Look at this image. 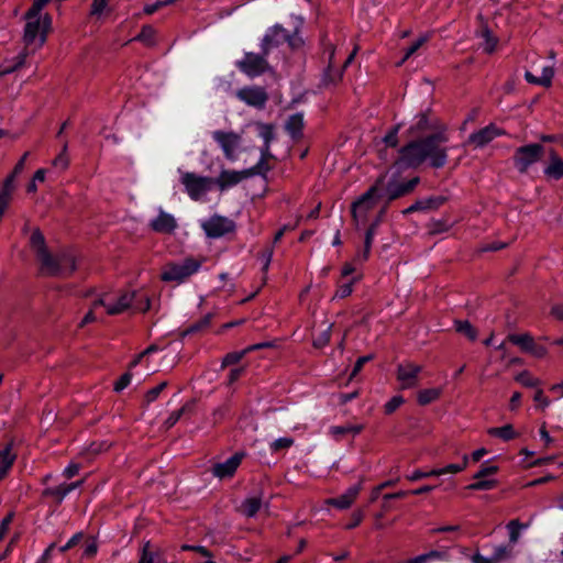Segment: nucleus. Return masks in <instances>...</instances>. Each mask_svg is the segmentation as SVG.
<instances>
[{
  "label": "nucleus",
  "instance_id": "obj_45",
  "mask_svg": "<svg viewBox=\"0 0 563 563\" xmlns=\"http://www.w3.org/2000/svg\"><path fill=\"white\" fill-rule=\"evenodd\" d=\"M443 558H444V553L443 552L433 550V551H430L428 553L418 555V556H416L413 559H410L407 563H427V562H429L431 560H441Z\"/></svg>",
  "mask_w": 563,
  "mask_h": 563
},
{
  "label": "nucleus",
  "instance_id": "obj_63",
  "mask_svg": "<svg viewBox=\"0 0 563 563\" xmlns=\"http://www.w3.org/2000/svg\"><path fill=\"white\" fill-rule=\"evenodd\" d=\"M398 130H399V125L395 126L391 131H389L385 137H384V142L388 145V146H391V147H395L397 146L398 144Z\"/></svg>",
  "mask_w": 563,
  "mask_h": 563
},
{
  "label": "nucleus",
  "instance_id": "obj_14",
  "mask_svg": "<svg viewBox=\"0 0 563 563\" xmlns=\"http://www.w3.org/2000/svg\"><path fill=\"white\" fill-rule=\"evenodd\" d=\"M236 97L247 106L263 109L268 100V93L263 87H244L236 91Z\"/></svg>",
  "mask_w": 563,
  "mask_h": 563
},
{
  "label": "nucleus",
  "instance_id": "obj_28",
  "mask_svg": "<svg viewBox=\"0 0 563 563\" xmlns=\"http://www.w3.org/2000/svg\"><path fill=\"white\" fill-rule=\"evenodd\" d=\"M67 495L68 492L64 483L56 487H46L41 494L42 498H53L56 506H59Z\"/></svg>",
  "mask_w": 563,
  "mask_h": 563
},
{
  "label": "nucleus",
  "instance_id": "obj_30",
  "mask_svg": "<svg viewBox=\"0 0 563 563\" xmlns=\"http://www.w3.org/2000/svg\"><path fill=\"white\" fill-rule=\"evenodd\" d=\"M262 504L263 503L261 497H250L242 503L241 510L243 515L252 518L260 511Z\"/></svg>",
  "mask_w": 563,
  "mask_h": 563
},
{
  "label": "nucleus",
  "instance_id": "obj_26",
  "mask_svg": "<svg viewBox=\"0 0 563 563\" xmlns=\"http://www.w3.org/2000/svg\"><path fill=\"white\" fill-rule=\"evenodd\" d=\"M554 76V69L551 66L543 67L542 75L540 77L534 76L531 71L525 73V78L529 84L539 85L545 88L551 87L552 79Z\"/></svg>",
  "mask_w": 563,
  "mask_h": 563
},
{
  "label": "nucleus",
  "instance_id": "obj_25",
  "mask_svg": "<svg viewBox=\"0 0 563 563\" xmlns=\"http://www.w3.org/2000/svg\"><path fill=\"white\" fill-rule=\"evenodd\" d=\"M303 126L305 124L302 113H295L287 119L285 130L291 136V139L298 141L302 137Z\"/></svg>",
  "mask_w": 563,
  "mask_h": 563
},
{
  "label": "nucleus",
  "instance_id": "obj_55",
  "mask_svg": "<svg viewBox=\"0 0 563 563\" xmlns=\"http://www.w3.org/2000/svg\"><path fill=\"white\" fill-rule=\"evenodd\" d=\"M292 444H294V439L285 437V438H279V439L275 440L271 444V449H272V451L277 452V451H280V450L288 449Z\"/></svg>",
  "mask_w": 563,
  "mask_h": 563
},
{
  "label": "nucleus",
  "instance_id": "obj_2",
  "mask_svg": "<svg viewBox=\"0 0 563 563\" xmlns=\"http://www.w3.org/2000/svg\"><path fill=\"white\" fill-rule=\"evenodd\" d=\"M102 306L107 309V313L115 316L124 312L129 308L134 311L145 312L150 309V299L145 295H140L135 290L123 291L115 301L108 295L102 296L93 301V307Z\"/></svg>",
  "mask_w": 563,
  "mask_h": 563
},
{
  "label": "nucleus",
  "instance_id": "obj_32",
  "mask_svg": "<svg viewBox=\"0 0 563 563\" xmlns=\"http://www.w3.org/2000/svg\"><path fill=\"white\" fill-rule=\"evenodd\" d=\"M30 242L32 247L35 250L37 258H40L41 256L48 252V249L45 244L44 235L38 229L33 231Z\"/></svg>",
  "mask_w": 563,
  "mask_h": 563
},
{
  "label": "nucleus",
  "instance_id": "obj_50",
  "mask_svg": "<svg viewBox=\"0 0 563 563\" xmlns=\"http://www.w3.org/2000/svg\"><path fill=\"white\" fill-rule=\"evenodd\" d=\"M516 382L525 387H536L539 385V379L532 377L529 372L523 371L515 377Z\"/></svg>",
  "mask_w": 563,
  "mask_h": 563
},
{
  "label": "nucleus",
  "instance_id": "obj_29",
  "mask_svg": "<svg viewBox=\"0 0 563 563\" xmlns=\"http://www.w3.org/2000/svg\"><path fill=\"white\" fill-rule=\"evenodd\" d=\"M487 433L492 437L500 438L504 441H510L518 437V433L514 430V427L511 424L490 428L487 430Z\"/></svg>",
  "mask_w": 563,
  "mask_h": 563
},
{
  "label": "nucleus",
  "instance_id": "obj_43",
  "mask_svg": "<svg viewBox=\"0 0 563 563\" xmlns=\"http://www.w3.org/2000/svg\"><path fill=\"white\" fill-rule=\"evenodd\" d=\"M260 128V136L264 140L263 146H267V150H271V143L275 139L274 126L272 124L261 123Z\"/></svg>",
  "mask_w": 563,
  "mask_h": 563
},
{
  "label": "nucleus",
  "instance_id": "obj_4",
  "mask_svg": "<svg viewBox=\"0 0 563 563\" xmlns=\"http://www.w3.org/2000/svg\"><path fill=\"white\" fill-rule=\"evenodd\" d=\"M384 177H379L375 185L371 186L351 206V212L355 227L365 224L369 211H372L378 199H380L379 187L383 186Z\"/></svg>",
  "mask_w": 563,
  "mask_h": 563
},
{
  "label": "nucleus",
  "instance_id": "obj_17",
  "mask_svg": "<svg viewBox=\"0 0 563 563\" xmlns=\"http://www.w3.org/2000/svg\"><path fill=\"white\" fill-rule=\"evenodd\" d=\"M504 131L498 129L495 124H488L487 126L472 133L466 144L474 145L475 147H483L490 143L495 137L503 135Z\"/></svg>",
  "mask_w": 563,
  "mask_h": 563
},
{
  "label": "nucleus",
  "instance_id": "obj_59",
  "mask_svg": "<svg viewBox=\"0 0 563 563\" xmlns=\"http://www.w3.org/2000/svg\"><path fill=\"white\" fill-rule=\"evenodd\" d=\"M353 283H354V279H352L351 282L349 283H344L342 285H340L335 291V296L336 298H346L347 296H350L353 291Z\"/></svg>",
  "mask_w": 563,
  "mask_h": 563
},
{
  "label": "nucleus",
  "instance_id": "obj_31",
  "mask_svg": "<svg viewBox=\"0 0 563 563\" xmlns=\"http://www.w3.org/2000/svg\"><path fill=\"white\" fill-rule=\"evenodd\" d=\"M212 319H213L212 312L205 314L201 319H199L198 321L190 324L184 331V335L194 334V333H198V332H202V331L207 330L210 327Z\"/></svg>",
  "mask_w": 563,
  "mask_h": 563
},
{
  "label": "nucleus",
  "instance_id": "obj_47",
  "mask_svg": "<svg viewBox=\"0 0 563 563\" xmlns=\"http://www.w3.org/2000/svg\"><path fill=\"white\" fill-rule=\"evenodd\" d=\"M247 353V347L239 352L228 353L222 360V367L239 363Z\"/></svg>",
  "mask_w": 563,
  "mask_h": 563
},
{
  "label": "nucleus",
  "instance_id": "obj_24",
  "mask_svg": "<svg viewBox=\"0 0 563 563\" xmlns=\"http://www.w3.org/2000/svg\"><path fill=\"white\" fill-rule=\"evenodd\" d=\"M249 178L245 174V169L243 170H222L214 183L221 190L228 189L241 183L242 180Z\"/></svg>",
  "mask_w": 563,
  "mask_h": 563
},
{
  "label": "nucleus",
  "instance_id": "obj_35",
  "mask_svg": "<svg viewBox=\"0 0 563 563\" xmlns=\"http://www.w3.org/2000/svg\"><path fill=\"white\" fill-rule=\"evenodd\" d=\"M507 340L515 345H518L523 352L534 342V339L529 333L523 334H509Z\"/></svg>",
  "mask_w": 563,
  "mask_h": 563
},
{
  "label": "nucleus",
  "instance_id": "obj_8",
  "mask_svg": "<svg viewBox=\"0 0 563 563\" xmlns=\"http://www.w3.org/2000/svg\"><path fill=\"white\" fill-rule=\"evenodd\" d=\"M419 183V177H413L407 181H399L396 177H391L384 186V189H379L380 199L385 198L387 203H390L396 199L411 194Z\"/></svg>",
  "mask_w": 563,
  "mask_h": 563
},
{
  "label": "nucleus",
  "instance_id": "obj_41",
  "mask_svg": "<svg viewBox=\"0 0 563 563\" xmlns=\"http://www.w3.org/2000/svg\"><path fill=\"white\" fill-rule=\"evenodd\" d=\"M467 463H468V456L464 455L462 457V462L461 463H453V464L446 465L445 467L434 468V472H440L439 476L448 474V473H453V474L460 473V472H462V471H464L466 468Z\"/></svg>",
  "mask_w": 563,
  "mask_h": 563
},
{
  "label": "nucleus",
  "instance_id": "obj_21",
  "mask_svg": "<svg viewBox=\"0 0 563 563\" xmlns=\"http://www.w3.org/2000/svg\"><path fill=\"white\" fill-rule=\"evenodd\" d=\"M549 164L544 167L543 173L549 179L559 180L563 177V159L553 147H548L547 153Z\"/></svg>",
  "mask_w": 563,
  "mask_h": 563
},
{
  "label": "nucleus",
  "instance_id": "obj_44",
  "mask_svg": "<svg viewBox=\"0 0 563 563\" xmlns=\"http://www.w3.org/2000/svg\"><path fill=\"white\" fill-rule=\"evenodd\" d=\"M481 35L485 40L484 51L489 54L493 53L497 45V38L492 34L487 26L482 29Z\"/></svg>",
  "mask_w": 563,
  "mask_h": 563
},
{
  "label": "nucleus",
  "instance_id": "obj_37",
  "mask_svg": "<svg viewBox=\"0 0 563 563\" xmlns=\"http://www.w3.org/2000/svg\"><path fill=\"white\" fill-rule=\"evenodd\" d=\"M526 527L527 526L521 525L518 519L510 520L507 523V529L509 532V545L514 547L518 542L519 537H520V531L522 529H525Z\"/></svg>",
  "mask_w": 563,
  "mask_h": 563
},
{
  "label": "nucleus",
  "instance_id": "obj_6",
  "mask_svg": "<svg viewBox=\"0 0 563 563\" xmlns=\"http://www.w3.org/2000/svg\"><path fill=\"white\" fill-rule=\"evenodd\" d=\"M200 266L201 263L192 257L185 258L181 263H168L164 266L161 278L164 282L183 283L197 273Z\"/></svg>",
  "mask_w": 563,
  "mask_h": 563
},
{
  "label": "nucleus",
  "instance_id": "obj_27",
  "mask_svg": "<svg viewBox=\"0 0 563 563\" xmlns=\"http://www.w3.org/2000/svg\"><path fill=\"white\" fill-rule=\"evenodd\" d=\"M364 429L363 424H345V426H333L330 428L329 433L334 437L336 440H340L341 437L352 433L356 435L361 433Z\"/></svg>",
  "mask_w": 563,
  "mask_h": 563
},
{
  "label": "nucleus",
  "instance_id": "obj_52",
  "mask_svg": "<svg viewBox=\"0 0 563 563\" xmlns=\"http://www.w3.org/2000/svg\"><path fill=\"white\" fill-rule=\"evenodd\" d=\"M331 328H332V325L330 324L324 331L319 333L318 336L313 339V346L314 347L322 349L323 346H325L330 342V340H331Z\"/></svg>",
  "mask_w": 563,
  "mask_h": 563
},
{
  "label": "nucleus",
  "instance_id": "obj_40",
  "mask_svg": "<svg viewBox=\"0 0 563 563\" xmlns=\"http://www.w3.org/2000/svg\"><path fill=\"white\" fill-rule=\"evenodd\" d=\"M455 330L465 336H467L471 341H475L477 338V331L475 328L466 320H457L454 322Z\"/></svg>",
  "mask_w": 563,
  "mask_h": 563
},
{
  "label": "nucleus",
  "instance_id": "obj_33",
  "mask_svg": "<svg viewBox=\"0 0 563 563\" xmlns=\"http://www.w3.org/2000/svg\"><path fill=\"white\" fill-rule=\"evenodd\" d=\"M192 409H194V402L185 404L180 409L173 411L168 416V418L164 421V427L166 429L173 428L185 413L191 412Z\"/></svg>",
  "mask_w": 563,
  "mask_h": 563
},
{
  "label": "nucleus",
  "instance_id": "obj_57",
  "mask_svg": "<svg viewBox=\"0 0 563 563\" xmlns=\"http://www.w3.org/2000/svg\"><path fill=\"white\" fill-rule=\"evenodd\" d=\"M527 353H530L534 357L542 358L548 354V350L544 345L534 341L530 347H528Z\"/></svg>",
  "mask_w": 563,
  "mask_h": 563
},
{
  "label": "nucleus",
  "instance_id": "obj_54",
  "mask_svg": "<svg viewBox=\"0 0 563 563\" xmlns=\"http://www.w3.org/2000/svg\"><path fill=\"white\" fill-rule=\"evenodd\" d=\"M44 7L45 5L43 4L42 1L34 0L32 7L27 10V12L25 14V19L26 20H40L38 15Z\"/></svg>",
  "mask_w": 563,
  "mask_h": 563
},
{
  "label": "nucleus",
  "instance_id": "obj_12",
  "mask_svg": "<svg viewBox=\"0 0 563 563\" xmlns=\"http://www.w3.org/2000/svg\"><path fill=\"white\" fill-rule=\"evenodd\" d=\"M439 128V120L435 115H433L432 111L430 109H427L426 111L419 113L416 115L415 123L408 129V134L410 136L421 139L420 136L431 132L435 131Z\"/></svg>",
  "mask_w": 563,
  "mask_h": 563
},
{
  "label": "nucleus",
  "instance_id": "obj_58",
  "mask_svg": "<svg viewBox=\"0 0 563 563\" xmlns=\"http://www.w3.org/2000/svg\"><path fill=\"white\" fill-rule=\"evenodd\" d=\"M373 358L372 355H364L357 358V361L354 364V367L350 374V380L353 379L363 368V366Z\"/></svg>",
  "mask_w": 563,
  "mask_h": 563
},
{
  "label": "nucleus",
  "instance_id": "obj_62",
  "mask_svg": "<svg viewBox=\"0 0 563 563\" xmlns=\"http://www.w3.org/2000/svg\"><path fill=\"white\" fill-rule=\"evenodd\" d=\"M109 0H93L90 14L100 15L108 7Z\"/></svg>",
  "mask_w": 563,
  "mask_h": 563
},
{
  "label": "nucleus",
  "instance_id": "obj_36",
  "mask_svg": "<svg viewBox=\"0 0 563 563\" xmlns=\"http://www.w3.org/2000/svg\"><path fill=\"white\" fill-rule=\"evenodd\" d=\"M419 200L421 207H423L422 211H428L439 209L446 202L448 199L444 196H431Z\"/></svg>",
  "mask_w": 563,
  "mask_h": 563
},
{
  "label": "nucleus",
  "instance_id": "obj_51",
  "mask_svg": "<svg viewBox=\"0 0 563 563\" xmlns=\"http://www.w3.org/2000/svg\"><path fill=\"white\" fill-rule=\"evenodd\" d=\"M156 553L151 550L150 541L145 542L137 563H155Z\"/></svg>",
  "mask_w": 563,
  "mask_h": 563
},
{
  "label": "nucleus",
  "instance_id": "obj_64",
  "mask_svg": "<svg viewBox=\"0 0 563 563\" xmlns=\"http://www.w3.org/2000/svg\"><path fill=\"white\" fill-rule=\"evenodd\" d=\"M534 401L538 402V408L541 409V411H544L545 408L550 405V400L548 397L544 396L542 389H538L533 397Z\"/></svg>",
  "mask_w": 563,
  "mask_h": 563
},
{
  "label": "nucleus",
  "instance_id": "obj_20",
  "mask_svg": "<svg viewBox=\"0 0 563 563\" xmlns=\"http://www.w3.org/2000/svg\"><path fill=\"white\" fill-rule=\"evenodd\" d=\"M514 555V547L509 544L497 545L490 558H486L479 553L472 556L473 563H499L511 559Z\"/></svg>",
  "mask_w": 563,
  "mask_h": 563
},
{
  "label": "nucleus",
  "instance_id": "obj_42",
  "mask_svg": "<svg viewBox=\"0 0 563 563\" xmlns=\"http://www.w3.org/2000/svg\"><path fill=\"white\" fill-rule=\"evenodd\" d=\"M373 240H374L373 230H366L365 241H364V250H363L362 253H358L355 256L354 261L365 262V261L368 260L369 253H371V249H372V244H373Z\"/></svg>",
  "mask_w": 563,
  "mask_h": 563
},
{
  "label": "nucleus",
  "instance_id": "obj_61",
  "mask_svg": "<svg viewBox=\"0 0 563 563\" xmlns=\"http://www.w3.org/2000/svg\"><path fill=\"white\" fill-rule=\"evenodd\" d=\"M132 374L130 372L124 373L114 384V390L117 393L122 391L131 383Z\"/></svg>",
  "mask_w": 563,
  "mask_h": 563
},
{
  "label": "nucleus",
  "instance_id": "obj_34",
  "mask_svg": "<svg viewBox=\"0 0 563 563\" xmlns=\"http://www.w3.org/2000/svg\"><path fill=\"white\" fill-rule=\"evenodd\" d=\"M441 393H442L441 388L422 389L418 393L417 401L421 406L429 405V404L435 401L437 399H439V397L441 396Z\"/></svg>",
  "mask_w": 563,
  "mask_h": 563
},
{
  "label": "nucleus",
  "instance_id": "obj_18",
  "mask_svg": "<svg viewBox=\"0 0 563 563\" xmlns=\"http://www.w3.org/2000/svg\"><path fill=\"white\" fill-rule=\"evenodd\" d=\"M177 227L178 224L174 216L163 209H159L157 217L150 222V228L161 234H173Z\"/></svg>",
  "mask_w": 563,
  "mask_h": 563
},
{
  "label": "nucleus",
  "instance_id": "obj_49",
  "mask_svg": "<svg viewBox=\"0 0 563 563\" xmlns=\"http://www.w3.org/2000/svg\"><path fill=\"white\" fill-rule=\"evenodd\" d=\"M496 486V481L494 479H476V482L470 484L467 489L470 490H488Z\"/></svg>",
  "mask_w": 563,
  "mask_h": 563
},
{
  "label": "nucleus",
  "instance_id": "obj_16",
  "mask_svg": "<svg viewBox=\"0 0 563 563\" xmlns=\"http://www.w3.org/2000/svg\"><path fill=\"white\" fill-rule=\"evenodd\" d=\"M421 366L413 363L400 364L397 367V379L401 388H413L418 385V376L421 372Z\"/></svg>",
  "mask_w": 563,
  "mask_h": 563
},
{
  "label": "nucleus",
  "instance_id": "obj_23",
  "mask_svg": "<svg viewBox=\"0 0 563 563\" xmlns=\"http://www.w3.org/2000/svg\"><path fill=\"white\" fill-rule=\"evenodd\" d=\"M243 454L235 453L227 461L218 463L213 466L212 473L216 477L225 478L234 475L236 468L241 464Z\"/></svg>",
  "mask_w": 563,
  "mask_h": 563
},
{
  "label": "nucleus",
  "instance_id": "obj_11",
  "mask_svg": "<svg viewBox=\"0 0 563 563\" xmlns=\"http://www.w3.org/2000/svg\"><path fill=\"white\" fill-rule=\"evenodd\" d=\"M266 56L263 52L262 54L246 53L236 65L249 77H256L264 74L268 68Z\"/></svg>",
  "mask_w": 563,
  "mask_h": 563
},
{
  "label": "nucleus",
  "instance_id": "obj_48",
  "mask_svg": "<svg viewBox=\"0 0 563 563\" xmlns=\"http://www.w3.org/2000/svg\"><path fill=\"white\" fill-rule=\"evenodd\" d=\"M429 40L428 35H421L417 38L405 52V56L399 63L401 65L405 63L410 56H412L427 41Z\"/></svg>",
  "mask_w": 563,
  "mask_h": 563
},
{
  "label": "nucleus",
  "instance_id": "obj_60",
  "mask_svg": "<svg viewBox=\"0 0 563 563\" xmlns=\"http://www.w3.org/2000/svg\"><path fill=\"white\" fill-rule=\"evenodd\" d=\"M498 472V467L496 465L489 466H481L479 471L474 475V479L485 478L489 475H494Z\"/></svg>",
  "mask_w": 563,
  "mask_h": 563
},
{
  "label": "nucleus",
  "instance_id": "obj_53",
  "mask_svg": "<svg viewBox=\"0 0 563 563\" xmlns=\"http://www.w3.org/2000/svg\"><path fill=\"white\" fill-rule=\"evenodd\" d=\"M273 254H274V249L273 246H267L265 247L258 255L260 260L262 261L263 263V267H262V271L263 272H267L268 271V267H269V264L272 262V258H273Z\"/></svg>",
  "mask_w": 563,
  "mask_h": 563
},
{
  "label": "nucleus",
  "instance_id": "obj_7",
  "mask_svg": "<svg viewBox=\"0 0 563 563\" xmlns=\"http://www.w3.org/2000/svg\"><path fill=\"white\" fill-rule=\"evenodd\" d=\"M288 43L290 47L296 48L300 46L301 40L295 36H290L289 33L280 25L276 24L271 27L262 40V51L264 55H268L269 52L280 46L284 43Z\"/></svg>",
  "mask_w": 563,
  "mask_h": 563
},
{
  "label": "nucleus",
  "instance_id": "obj_19",
  "mask_svg": "<svg viewBox=\"0 0 563 563\" xmlns=\"http://www.w3.org/2000/svg\"><path fill=\"white\" fill-rule=\"evenodd\" d=\"M271 159H275L271 150H267V146H262L260 161L254 166L245 169L246 176H249V178L253 176H261L266 179L268 172L273 168L269 164Z\"/></svg>",
  "mask_w": 563,
  "mask_h": 563
},
{
  "label": "nucleus",
  "instance_id": "obj_56",
  "mask_svg": "<svg viewBox=\"0 0 563 563\" xmlns=\"http://www.w3.org/2000/svg\"><path fill=\"white\" fill-rule=\"evenodd\" d=\"M404 404L401 396H394L390 400L385 404V413L390 415L397 410Z\"/></svg>",
  "mask_w": 563,
  "mask_h": 563
},
{
  "label": "nucleus",
  "instance_id": "obj_46",
  "mask_svg": "<svg viewBox=\"0 0 563 563\" xmlns=\"http://www.w3.org/2000/svg\"><path fill=\"white\" fill-rule=\"evenodd\" d=\"M166 386H167V382H162L157 386L147 390L144 396V405L148 406L150 404L155 401L157 399V397L161 395V393L166 388Z\"/></svg>",
  "mask_w": 563,
  "mask_h": 563
},
{
  "label": "nucleus",
  "instance_id": "obj_10",
  "mask_svg": "<svg viewBox=\"0 0 563 563\" xmlns=\"http://www.w3.org/2000/svg\"><path fill=\"white\" fill-rule=\"evenodd\" d=\"M181 184L186 192L194 200H198L211 187L212 179L206 176H199L195 173L186 172L181 174Z\"/></svg>",
  "mask_w": 563,
  "mask_h": 563
},
{
  "label": "nucleus",
  "instance_id": "obj_5",
  "mask_svg": "<svg viewBox=\"0 0 563 563\" xmlns=\"http://www.w3.org/2000/svg\"><path fill=\"white\" fill-rule=\"evenodd\" d=\"M547 146L541 143H530L519 146L512 154V164L519 174H526L530 167L545 156Z\"/></svg>",
  "mask_w": 563,
  "mask_h": 563
},
{
  "label": "nucleus",
  "instance_id": "obj_1",
  "mask_svg": "<svg viewBox=\"0 0 563 563\" xmlns=\"http://www.w3.org/2000/svg\"><path fill=\"white\" fill-rule=\"evenodd\" d=\"M448 136L443 132H433L424 137L413 140L399 150L396 164L417 168L426 161L433 168H442L448 161V148L443 146Z\"/></svg>",
  "mask_w": 563,
  "mask_h": 563
},
{
  "label": "nucleus",
  "instance_id": "obj_3",
  "mask_svg": "<svg viewBox=\"0 0 563 563\" xmlns=\"http://www.w3.org/2000/svg\"><path fill=\"white\" fill-rule=\"evenodd\" d=\"M42 274L51 277L67 278L76 271V256L71 251L63 250L57 254L49 251L37 258Z\"/></svg>",
  "mask_w": 563,
  "mask_h": 563
},
{
  "label": "nucleus",
  "instance_id": "obj_38",
  "mask_svg": "<svg viewBox=\"0 0 563 563\" xmlns=\"http://www.w3.org/2000/svg\"><path fill=\"white\" fill-rule=\"evenodd\" d=\"M67 150H68V142L65 141L60 153L52 162V165L62 172L66 170L69 166V157L67 155Z\"/></svg>",
  "mask_w": 563,
  "mask_h": 563
},
{
  "label": "nucleus",
  "instance_id": "obj_13",
  "mask_svg": "<svg viewBox=\"0 0 563 563\" xmlns=\"http://www.w3.org/2000/svg\"><path fill=\"white\" fill-rule=\"evenodd\" d=\"M202 228L207 234V236L212 239L221 238L225 234L232 233L235 231V223L229 218L222 216H212L208 219Z\"/></svg>",
  "mask_w": 563,
  "mask_h": 563
},
{
  "label": "nucleus",
  "instance_id": "obj_22",
  "mask_svg": "<svg viewBox=\"0 0 563 563\" xmlns=\"http://www.w3.org/2000/svg\"><path fill=\"white\" fill-rule=\"evenodd\" d=\"M361 490V485H353L349 487L343 494L338 497L329 498L325 500V504L329 506H333L338 509H347L355 501Z\"/></svg>",
  "mask_w": 563,
  "mask_h": 563
},
{
  "label": "nucleus",
  "instance_id": "obj_9",
  "mask_svg": "<svg viewBox=\"0 0 563 563\" xmlns=\"http://www.w3.org/2000/svg\"><path fill=\"white\" fill-rule=\"evenodd\" d=\"M51 24V19L45 16L43 22L40 20H26L23 41L26 47L32 49L41 47L46 40V30Z\"/></svg>",
  "mask_w": 563,
  "mask_h": 563
},
{
  "label": "nucleus",
  "instance_id": "obj_15",
  "mask_svg": "<svg viewBox=\"0 0 563 563\" xmlns=\"http://www.w3.org/2000/svg\"><path fill=\"white\" fill-rule=\"evenodd\" d=\"M212 137L222 148L224 156L228 159H234V152L241 143V136L235 132L214 131Z\"/></svg>",
  "mask_w": 563,
  "mask_h": 563
},
{
  "label": "nucleus",
  "instance_id": "obj_39",
  "mask_svg": "<svg viewBox=\"0 0 563 563\" xmlns=\"http://www.w3.org/2000/svg\"><path fill=\"white\" fill-rule=\"evenodd\" d=\"M134 40L147 46H153L155 44V30L151 25H144Z\"/></svg>",
  "mask_w": 563,
  "mask_h": 563
}]
</instances>
